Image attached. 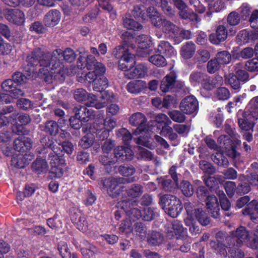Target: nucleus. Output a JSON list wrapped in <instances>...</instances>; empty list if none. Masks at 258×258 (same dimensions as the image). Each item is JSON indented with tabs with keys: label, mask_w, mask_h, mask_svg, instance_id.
Returning <instances> with one entry per match:
<instances>
[{
	"label": "nucleus",
	"mask_w": 258,
	"mask_h": 258,
	"mask_svg": "<svg viewBox=\"0 0 258 258\" xmlns=\"http://www.w3.org/2000/svg\"><path fill=\"white\" fill-rule=\"evenodd\" d=\"M229 253V256L232 258H243L244 256V252L239 248L235 247H228L226 246Z\"/></svg>",
	"instance_id": "63"
},
{
	"label": "nucleus",
	"mask_w": 258,
	"mask_h": 258,
	"mask_svg": "<svg viewBox=\"0 0 258 258\" xmlns=\"http://www.w3.org/2000/svg\"><path fill=\"white\" fill-rule=\"evenodd\" d=\"M196 50V44L192 41H187L181 46L180 54L184 59H189L193 57Z\"/></svg>",
	"instance_id": "24"
},
{
	"label": "nucleus",
	"mask_w": 258,
	"mask_h": 258,
	"mask_svg": "<svg viewBox=\"0 0 258 258\" xmlns=\"http://www.w3.org/2000/svg\"><path fill=\"white\" fill-rule=\"evenodd\" d=\"M55 145L52 140H48V142L45 144V148H49L52 150V152H51L49 155V160L51 167L59 165V163L61 161L60 156L59 155L60 150L57 147H55Z\"/></svg>",
	"instance_id": "19"
},
{
	"label": "nucleus",
	"mask_w": 258,
	"mask_h": 258,
	"mask_svg": "<svg viewBox=\"0 0 258 258\" xmlns=\"http://www.w3.org/2000/svg\"><path fill=\"white\" fill-rule=\"evenodd\" d=\"M86 247L81 248V252L85 258H95V254L98 252L96 247L86 242Z\"/></svg>",
	"instance_id": "41"
},
{
	"label": "nucleus",
	"mask_w": 258,
	"mask_h": 258,
	"mask_svg": "<svg viewBox=\"0 0 258 258\" xmlns=\"http://www.w3.org/2000/svg\"><path fill=\"white\" fill-rule=\"evenodd\" d=\"M215 58L220 65L228 64L231 60V55L227 50H223L217 52Z\"/></svg>",
	"instance_id": "37"
},
{
	"label": "nucleus",
	"mask_w": 258,
	"mask_h": 258,
	"mask_svg": "<svg viewBox=\"0 0 258 258\" xmlns=\"http://www.w3.org/2000/svg\"><path fill=\"white\" fill-rule=\"evenodd\" d=\"M225 130L226 132L230 137V140L233 142L235 145H239L241 144V141L239 140V136L236 133L235 130L232 128L229 124H225Z\"/></svg>",
	"instance_id": "45"
},
{
	"label": "nucleus",
	"mask_w": 258,
	"mask_h": 258,
	"mask_svg": "<svg viewBox=\"0 0 258 258\" xmlns=\"http://www.w3.org/2000/svg\"><path fill=\"white\" fill-rule=\"evenodd\" d=\"M156 52L166 58H170L176 54V51L174 47L166 41H161L159 43L156 48Z\"/></svg>",
	"instance_id": "17"
},
{
	"label": "nucleus",
	"mask_w": 258,
	"mask_h": 258,
	"mask_svg": "<svg viewBox=\"0 0 258 258\" xmlns=\"http://www.w3.org/2000/svg\"><path fill=\"white\" fill-rule=\"evenodd\" d=\"M159 23V26L156 27L162 28L163 31L170 36H174V35L178 34V27L171 22L165 19H162Z\"/></svg>",
	"instance_id": "27"
},
{
	"label": "nucleus",
	"mask_w": 258,
	"mask_h": 258,
	"mask_svg": "<svg viewBox=\"0 0 258 258\" xmlns=\"http://www.w3.org/2000/svg\"><path fill=\"white\" fill-rule=\"evenodd\" d=\"M108 86V80L104 76L99 77L93 83V90L97 92L102 93V101L99 102L95 96H89V100L86 103L88 106H94L96 109H100L106 106L107 102L111 100L113 94H110L108 91H104Z\"/></svg>",
	"instance_id": "4"
},
{
	"label": "nucleus",
	"mask_w": 258,
	"mask_h": 258,
	"mask_svg": "<svg viewBox=\"0 0 258 258\" xmlns=\"http://www.w3.org/2000/svg\"><path fill=\"white\" fill-rule=\"evenodd\" d=\"M253 205H249L245 209L243 210V214L245 215H248L250 220L255 223H258V213L253 212ZM257 230H258V226Z\"/></svg>",
	"instance_id": "53"
},
{
	"label": "nucleus",
	"mask_w": 258,
	"mask_h": 258,
	"mask_svg": "<svg viewBox=\"0 0 258 258\" xmlns=\"http://www.w3.org/2000/svg\"><path fill=\"white\" fill-rule=\"evenodd\" d=\"M170 117L175 122L182 123L185 120V116L179 110H172L168 112Z\"/></svg>",
	"instance_id": "50"
},
{
	"label": "nucleus",
	"mask_w": 258,
	"mask_h": 258,
	"mask_svg": "<svg viewBox=\"0 0 258 258\" xmlns=\"http://www.w3.org/2000/svg\"><path fill=\"white\" fill-rule=\"evenodd\" d=\"M123 26L127 29L139 31L142 29V26L130 17L125 16L123 18Z\"/></svg>",
	"instance_id": "34"
},
{
	"label": "nucleus",
	"mask_w": 258,
	"mask_h": 258,
	"mask_svg": "<svg viewBox=\"0 0 258 258\" xmlns=\"http://www.w3.org/2000/svg\"><path fill=\"white\" fill-rule=\"evenodd\" d=\"M18 107L23 110H27L33 107L32 102L28 99L21 98L17 101Z\"/></svg>",
	"instance_id": "59"
},
{
	"label": "nucleus",
	"mask_w": 258,
	"mask_h": 258,
	"mask_svg": "<svg viewBox=\"0 0 258 258\" xmlns=\"http://www.w3.org/2000/svg\"><path fill=\"white\" fill-rule=\"evenodd\" d=\"M225 83L230 85L234 90L238 91L240 88L239 80L233 73L229 74L225 76Z\"/></svg>",
	"instance_id": "43"
},
{
	"label": "nucleus",
	"mask_w": 258,
	"mask_h": 258,
	"mask_svg": "<svg viewBox=\"0 0 258 258\" xmlns=\"http://www.w3.org/2000/svg\"><path fill=\"white\" fill-rule=\"evenodd\" d=\"M138 47L141 49L138 51V55L145 57L150 54L152 49H150V39L147 35H142L137 38Z\"/></svg>",
	"instance_id": "15"
},
{
	"label": "nucleus",
	"mask_w": 258,
	"mask_h": 258,
	"mask_svg": "<svg viewBox=\"0 0 258 258\" xmlns=\"http://www.w3.org/2000/svg\"><path fill=\"white\" fill-rule=\"evenodd\" d=\"M245 69L250 72L258 71V59L254 58L246 61Z\"/></svg>",
	"instance_id": "64"
},
{
	"label": "nucleus",
	"mask_w": 258,
	"mask_h": 258,
	"mask_svg": "<svg viewBox=\"0 0 258 258\" xmlns=\"http://www.w3.org/2000/svg\"><path fill=\"white\" fill-rule=\"evenodd\" d=\"M145 8L142 4L136 5L132 11V15L136 18L141 19L143 20H147V15Z\"/></svg>",
	"instance_id": "36"
},
{
	"label": "nucleus",
	"mask_w": 258,
	"mask_h": 258,
	"mask_svg": "<svg viewBox=\"0 0 258 258\" xmlns=\"http://www.w3.org/2000/svg\"><path fill=\"white\" fill-rule=\"evenodd\" d=\"M116 135L118 138H121V140L125 144H128L132 138V136L130 132L125 128L118 130L117 132Z\"/></svg>",
	"instance_id": "54"
},
{
	"label": "nucleus",
	"mask_w": 258,
	"mask_h": 258,
	"mask_svg": "<svg viewBox=\"0 0 258 258\" xmlns=\"http://www.w3.org/2000/svg\"><path fill=\"white\" fill-rule=\"evenodd\" d=\"M135 171V168L133 166H120L118 168L119 173L123 176H130L133 175Z\"/></svg>",
	"instance_id": "57"
},
{
	"label": "nucleus",
	"mask_w": 258,
	"mask_h": 258,
	"mask_svg": "<svg viewBox=\"0 0 258 258\" xmlns=\"http://www.w3.org/2000/svg\"><path fill=\"white\" fill-rule=\"evenodd\" d=\"M163 241V236L159 232L153 231L149 235L148 241L149 243L153 245H159Z\"/></svg>",
	"instance_id": "44"
},
{
	"label": "nucleus",
	"mask_w": 258,
	"mask_h": 258,
	"mask_svg": "<svg viewBox=\"0 0 258 258\" xmlns=\"http://www.w3.org/2000/svg\"><path fill=\"white\" fill-rule=\"evenodd\" d=\"M118 67L119 69L125 71L128 68H131L135 63L134 59V55H129V56L121 57L119 60Z\"/></svg>",
	"instance_id": "35"
},
{
	"label": "nucleus",
	"mask_w": 258,
	"mask_h": 258,
	"mask_svg": "<svg viewBox=\"0 0 258 258\" xmlns=\"http://www.w3.org/2000/svg\"><path fill=\"white\" fill-rule=\"evenodd\" d=\"M113 53L114 55L117 58H121L123 56L133 55L131 52H128V45L126 44H123L117 46L113 50Z\"/></svg>",
	"instance_id": "40"
},
{
	"label": "nucleus",
	"mask_w": 258,
	"mask_h": 258,
	"mask_svg": "<svg viewBox=\"0 0 258 258\" xmlns=\"http://www.w3.org/2000/svg\"><path fill=\"white\" fill-rule=\"evenodd\" d=\"M193 217L202 226H207L210 223V218L207 213L202 208H194L193 205Z\"/></svg>",
	"instance_id": "28"
},
{
	"label": "nucleus",
	"mask_w": 258,
	"mask_h": 258,
	"mask_svg": "<svg viewBox=\"0 0 258 258\" xmlns=\"http://www.w3.org/2000/svg\"><path fill=\"white\" fill-rule=\"evenodd\" d=\"M240 16L239 14L236 12L230 13L227 17V22L231 26H235L240 22Z\"/></svg>",
	"instance_id": "62"
},
{
	"label": "nucleus",
	"mask_w": 258,
	"mask_h": 258,
	"mask_svg": "<svg viewBox=\"0 0 258 258\" xmlns=\"http://www.w3.org/2000/svg\"><path fill=\"white\" fill-rule=\"evenodd\" d=\"M61 14L58 10H51L48 12L44 16V23L46 26L53 27L60 21Z\"/></svg>",
	"instance_id": "20"
},
{
	"label": "nucleus",
	"mask_w": 258,
	"mask_h": 258,
	"mask_svg": "<svg viewBox=\"0 0 258 258\" xmlns=\"http://www.w3.org/2000/svg\"><path fill=\"white\" fill-rule=\"evenodd\" d=\"M86 67L89 71H93L97 76H103L106 71L105 66L100 62H98L92 55H88L86 59Z\"/></svg>",
	"instance_id": "12"
},
{
	"label": "nucleus",
	"mask_w": 258,
	"mask_h": 258,
	"mask_svg": "<svg viewBox=\"0 0 258 258\" xmlns=\"http://www.w3.org/2000/svg\"><path fill=\"white\" fill-rule=\"evenodd\" d=\"M218 143L223 145V148H225L227 151V155L231 158H236L237 152L232 145V141L230 140L228 136L226 135H221L218 139Z\"/></svg>",
	"instance_id": "23"
},
{
	"label": "nucleus",
	"mask_w": 258,
	"mask_h": 258,
	"mask_svg": "<svg viewBox=\"0 0 258 258\" xmlns=\"http://www.w3.org/2000/svg\"><path fill=\"white\" fill-rule=\"evenodd\" d=\"M180 17L184 19H189L191 21H198V16L194 13L190 12L186 9L182 10L179 12Z\"/></svg>",
	"instance_id": "58"
},
{
	"label": "nucleus",
	"mask_w": 258,
	"mask_h": 258,
	"mask_svg": "<svg viewBox=\"0 0 258 258\" xmlns=\"http://www.w3.org/2000/svg\"><path fill=\"white\" fill-rule=\"evenodd\" d=\"M210 57V52L206 49H199L195 57V60L200 63L206 62Z\"/></svg>",
	"instance_id": "46"
},
{
	"label": "nucleus",
	"mask_w": 258,
	"mask_h": 258,
	"mask_svg": "<svg viewBox=\"0 0 258 258\" xmlns=\"http://www.w3.org/2000/svg\"><path fill=\"white\" fill-rule=\"evenodd\" d=\"M114 156L115 161L117 160L130 161L133 159L134 153L130 148L119 146L114 149Z\"/></svg>",
	"instance_id": "16"
},
{
	"label": "nucleus",
	"mask_w": 258,
	"mask_h": 258,
	"mask_svg": "<svg viewBox=\"0 0 258 258\" xmlns=\"http://www.w3.org/2000/svg\"><path fill=\"white\" fill-rule=\"evenodd\" d=\"M176 76L174 73L167 75L161 82L160 89L163 92H169L174 86Z\"/></svg>",
	"instance_id": "26"
},
{
	"label": "nucleus",
	"mask_w": 258,
	"mask_h": 258,
	"mask_svg": "<svg viewBox=\"0 0 258 258\" xmlns=\"http://www.w3.org/2000/svg\"><path fill=\"white\" fill-rule=\"evenodd\" d=\"M198 108V101L193 96L186 97L181 101L180 104L181 111L186 114H196Z\"/></svg>",
	"instance_id": "10"
},
{
	"label": "nucleus",
	"mask_w": 258,
	"mask_h": 258,
	"mask_svg": "<svg viewBox=\"0 0 258 258\" xmlns=\"http://www.w3.org/2000/svg\"><path fill=\"white\" fill-rule=\"evenodd\" d=\"M44 130L51 135H55L58 130V125L54 121H49L46 123Z\"/></svg>",
	"instance_id": "56"
},
{
	"label": "nucleus",
	"mask_w": 258,
	"mask_h": 258,
	"mask_svg": "<svg viewBox=\"0 0 258 258\" xmlns=\"http://www.w3.org/2000/svg\"><path fill=\"white\" fill-rule=\"evenodd\" d=\"M73 111L75 117L83 122L88 121L94 116L93 110L84 106H76L73 109Z\"/></svg>",
	"instance_id": "18"
},
{
	"label": "nucleus",
	"mask_w": 258,
	"mask_h": 258,
	"mask_svg": "<svg viewBox=\"0 0 258 258\" xmlns=\"http://www.w3.org/2000/svg\"><path fill=\"white\" fill-rule=\"evenodd\" d=\"M226 240L230 242L229 246L241 247L245 244L252 249H258L257 236L244 226H240L235 231H232L230 236L227 237Z\"/></svg>",
	"instance_id": "3"
},
{
	"label": "nucleus",
	"mask_w": 258,
	"mask_h": 258,
	"mask_svg": "<svg viewBox=\"0 0 258 258\" xmlns=\"http://www.w3.org/2000/svg\"><path fill=\"white\" fill-rule=\"evenodd\" d=\"M183 227L181 223L177 220H174L171 226L167 227L166 230L168 236L172 237L174 235H177L183 231Z\"/></svg>",
	"instance_id": "31"
},
{
	"label": "nucleus",
	"mask_w": 258,
	"mask_h": 258,
	"mask_svg": "<svg viewBox=\"0 0 258 258\" xmlns=\"http://www.w3.org/2000/svg\"><path fill=\"white\" fill-rule=\"evenodd\" d=\"M254 115L249 114V112L244 111L242 117L238 119L239 127L243 130L250 131L252 130L258 117H254Z\"/></svg>",
	"instance_id": "14"
},
{
	"label": "nucleus",
	"mask_w": 258,
	"mask_h": 258,
	"mask_svg": "<svg viewBox=\"0 0 258 258\" xmlns=\"http://www.w3.org/2000/svg\"><path fill=\"white\" fill-rule=\"evenodd\" d=\"M32 170L37 174L46 172L48 169V164L45 160L37 159L32 165Z\"/></svg>",
	"instance_id": "33"
},
{
	"label": "nucleus",
	"mask_w": 258,
	"mask_h": 258,
	"mask_svg": "<svg viewBox=\"0 0 258 258\" xmlns=\"http://www.w3.org/2000/svg\"><path fill=\"white\" fill-rule=\"evenodd\" d=\"M139 150V153L137 154L138 159L150 161L153 158V154L151 151L142 148H140Z\"/></svg>",
	"instance_id": "52"
},
{
	"label": "nucleus",
	"mask_w": 258,
	"mask_h": 258,
	"mask_svg": "<svg viewBox=\"0 0 258 258\" xmlns=\"http://www.w3.org/2000/svg\"><path fill=\"white\" fill-rule=\"evenodd\" d=\"M184 206L186 212V216L184 218V224L188 227L189 231L192 235H196L200 233V230L193 217V204L187 201L184 203Z\"/></svg>",
	"instance_id": "7"
},
{
	"label": "nucleus",
	"mask_w": 258,
	"mask_h": 258,
	"mask_svg": "<svg viewBox=\"0 0 258 258\" xmlns=\"http://www.w3.org/2000/svg\"><path fill=\"white\" fill-rule=\"evenodd\" d=\"M206 205L207 209L209 210L215 218L219 216L220 208L217 198L213 195L208 196L205 199Z\"/></svg>",
	"instance_id": "22"
},
{
	"label": "nucleus",
	"mask_w": 258,
	"mask_h": 258,
	"mask_svg": "<svg viewBox=\"0 0 258 258\" xmlns=\"http://www.w3.org/2000/svg\"><path fill=\"white\" fill-rule=\"evenodd\" d=\"M126 180L122 177H109L102 181V184L107 194L112 198L121 196V200L127 197L135 198L140 196L143 192V187L138 184H134L127 189L119 184L124 183Z\"/></svg>",
	"instance_id": "2"
},
{
	"label": "nucleus",
	"mask_w": 258,
	"mask_h": 258,
	"mask_svg": "<svg viewBox=\"0 0 258 258\" xmlns=\"http://www.w3.org/2000/svg\"><path fill=\"white\" fill-rule=\"evenodd\" d=\"M5 17L8 21L20 25L25 22L24 13L19 9H8L6 11Z\"/></svg>",
	"instance_id": "13"
},
{
	"label": "nucleus",
	"mask_w": 258,
	"mask_h": 258,
	"mask_svg": "<svg viewBox=\"0 0 258 258\" xmlns=\"http://www.w3.org/2000/svg\"><path fill=\"white\" fill-rule=\"evenodd\" d=\"M245 111L249 112V114L254 115V117H258V96L253 97L250 100Z\"/></svg>",
	"instance_id": "39"
},
{
	"label": "nucleus",
	"mask_w": 258,
	"mask_h": 258,
	"mask_svg": "<svg viewBox=\"0 0 258 258\" xmlns=\"http://www.w3.org/2000/svg\"><path fill=\"white\" fill-rule=\"evenodd\" d=\"M180 188L183 194L186 197H190L194 193L192 186L187 181H183L180 183Z\"/></svg>",
	"instance_id": "55"
},
{
	"label": "nucleus",
	"mask_w": 258,
	"mask_h": 258,
	"mask_svg": "<svg viewBox=\"0 0 258 258\" xmlns=\"http://www.w3.org/2000/svg\"><path fill=\"white\" fill-rule=\"evenodd\" d=\"M76 57L74 51L70 48L64 51L57 49L52 52L38 48L27 56V61L28 66L34 67L39 65L43 67L39 69V72L45 76L46 82H49L53 78L62 82L69 72H67L62 64V57L66 61L72 62Z\"/></svg>",
	"instance_id": "1"
},
{
	"label": "nucleus",
	"mask_w": 258,
	"mask_h": 258,
	"mask_svg": "<svg viewBox=\"0 0 258 258\" xmlns=\"http://www.w3.org/2000/svg\"><path fill=\"white\" fill-rule=\"evenodd\" d=\"M137 205L135 201L122 200L118 203V207L123 209L126 213L128 218L135 221L141 217L142 212L134 206Z\"/></svg>",
	"instance_id": "8"
},
{
	"label": "nucleus",
	"mask_w": 258,
	"mask_h": 258,
	"mask_svg": "<svg viewBox=\"0 0 258 258\" xmlns=\"http://www.w3.org/2000/svg\"><path fill=\"white\" fill-rule=\"evenodd\" d=\"M108 130L101 127L97 122L93 123L90 127V132L96 134V137L100 140H104L109 136Z\"/></svg>",
	"instance_id": "30"
},
{
	"label": "nucleus",
	"mask_w": 258,
	"mask_h": 258,
	"mask_svg": "<svg viewBox=\"0 0 258 258\" xmlns=\"http://www.w3.org/2000/svg\"><path fill=\"white\" fill-rule=\"evenodd\" d=\"M94 137L92 134H87L80 141V146L85 149L89 148L93 143Z\"/></svg>",
	"instance_id": "49"
},
{
	"label": "nucleus",
	"mask_w": 258,
	"mask_h": 258,
	"mask_svg": "<svg viewBox=\"0 0 258 258\" xmlns=\"http://www.w3.org/2000/svg\"><path fill=\"white\" fill-rule=\"evenodd\" d=\"M146 118L144 114L141 112H136L133 114L129 118L130 124L132 125L137 126L133 134L138 135L143 133H146V127H145L146 123Z\"/></svg>",
	"instance_id": "9"
},
{
	"label": "nucleus",
	"mask_w": 258,
	"mask_h": 258,
	"mask_svg": "<svg viewBox=\"0 0 258 258\" xmlns=\"http://www.w3.org/2000/svg\"><path fill=\"white\" fill-rule=\"evenodd\" d=\"M156 213V212L154 211V209L150 207H147L143 210L141 213V217L144 221H151L154 218Z\"/></svg>",
	"instance_id": "51"
},
{
	"label": "nucleus",
	"mask_w": 258,
	"mask_h": 258,
	"mask_svg": "<svg viewBox=\"0 0 258 258\" xmlns=\"http://www.w3.org/2000/svg\"><path fill=\"white\" fill-rule=\"evenodd\" d=\"M228 27V24L218 26L216 32L211 34L209 36L210 42L214 44L218 45L224 41L227 38Z\"/></svg>",
	"instance_id": "11"
},
{
	"label": "nucleus",
	"mask_w": 258,
	"mask_h": 258,
	"mask_svg": "<svg viewBox=\"0 0 258 258\" xmlns=\"http://www.w3.org/2000/svg\"><path fill=\"white\" fill-rule=\"evenodd\" d=\"M159 204L165 212L173 218L179 215L182 209L179 199L171 195L161 196L160 198Z\"/></svg>",
	"instance_id": "5"
},
{
	"label": "nucleus",
	"mask_w": 258,
	"mask_h": 258,
	"mask_svg": "<svg viewBox=\"0 0 258 258\" xmlns=\"http://www.w3.org/2000/svg\"><path fill=\"white\" fill-rule=\"evenodd\" d=\"M200 168L208 174H212L215 172V168L206 161H201L200 162Z\"/></svg>",
	"instance_id": "60"
},
{
	"label": "nucleus",
	"mask_w": 258,
	"mask_h": 258,
	"mask_svg": "<svg viewBox=\"0 0 258 258\" xmlns=\"http://www.w3.org/2000/svg\"><path fill=\"white\" fill-rule=\"evenodd\" d=\"M32 147L31 140L26 137H20L14 141V148L18 152H25Z\"/></svg>",
	"instance_id": "25"
},
{
	"label": "nucleus",
	"mask_w": 258,
	"mask_h": 258,
	"mask_svg": "<svg viewBox=\"0 0 258 258\" xmlns=\"http://www.w3.org/2000/svg\"><path fill=\"white\" fill-rule=\"evenodd\" d=\"M2 89L10 93L7 94L0 91V102L4 104H8L13 102V99L24 95V92L14 82L13 79H7L1 84Z\"/></svg>",
	"instance_id": "6"
},
{
	"label": "nucleus",
	"mask_w": 258,
	"mask_h": 258,
	"mask_svg": "<svg viewBox=\"0 0 258 258\" xmlns=\"http://www.w3.org/2000/svg\"><path fill=\"white\" fill-rule=\"evenodd\" d=\"M213 162L219 166L226 167L229 165V161L227 158L223 156V153L220 151H216L215 155L212 156Z\"/></svg>",
	"instance_id": "38"
},
{
	"label": "nucleus",
	"mask_w": 258,
	"mask_h": 258,
	"mask_svg": "<svg viewBox=\"0 0 258 258\" xmlns=\"http://www.w3.org/2000/svg\"><path fill=\"white\" fill-rule=\"evenodd\" d=\"M148 60L150 62L159 67H163L167 64L166 57L158 53L149 57Z\"/></svg>",
	"instance_id": "42"
},
{
	"label": "nucleus",
	"mask_w": 258,
	"mask_h": 258,
	"mask_svg": "<svg viewBox=\"0 0 258 258\" xmlns=\"http://www.w3.org/2000/svg\"><path fill=\"white\" fill-rule=\"evenodd\" d=\"M57 249L62 258H71V251L65 242H59L58 244Z\"/></svg>",
	"instance_id": "48"
},
{
	"label": "nucleus",
	"mask_w": 258,
	"mask_h": 258,
	"mask_svg": "<svg viewBox=\"0 0 258 258\" xmlns=\"http://www.w3.org/2000/svg\"><path fill=\"white\" fill-rule=\"evenodd\" d=\"M33 155L31 154H18L12 158V164L17 168H23L29 163L33 159Z\"/></svg>",
	"instance_id": "21"
},
{
	"label": "nucleus",
	"mask_w": 258,
	"mask_h": 258,
	"mask_svg": "<svg viewBox=\"0 0 258 258\" xmlns=\"http://www.w3.org/2000/svg\"><path fill=\"white\" fill-rule=\"evenodd\" d=\"M220 66L215 58L212 59L207 63V71L210 74L214 73L220 69Z\"/></svg>",
	"instance_id": "61"
},
{
	"label": "nucleus",
	"mask_w": 258,
	"mask_h": 258,
	"mask_svg": "<svg viewBox=\"0 0 258 258\" xmlns=\"http://www.w3.org/2000/svg\"><path fill=\"white\" fill-rule=\"evenodd\" d=\"M146 15H147V19L149 18L151 20V21L154 26H159V22L162 18L160 17V15L159 13L154 7H149L146 10Z\"/></svg>",
	"instance_id": "32"
},
{
	"label": "nucleus",
	"mask_w": 258,
	"mask_h": 258,
	"mask_svg": "<svg viewBox=\"0 0 258 258\" xmlns=\"http://www.w3.org/2000/svg\"><path fill=\"white\" fill-rule=\"evenodd\" d=\"M146 87V83L142 80H136L129 82L126 87L127 90L133 94H138Z\"/></svg>",
	"instance_id": "29"
},
{
	"label": "nucleus",
	"mask_w": 258,
	"mask_h": 258,
	"mask_svg": "<svg viewBox=\"0 0 258 258\" xmlns=\"http://www.w3.org/2000/svg\"><path fill=\"white\" fill-rule=\"evenodd\" d=\"M97 123L108 131L112 130L116 126V121L114 119L109 118L104 120L102 116V118L99 120Z\"/></svg>",
	"instance_id": "47"
}]
</instances>
